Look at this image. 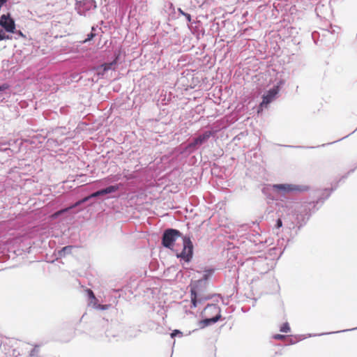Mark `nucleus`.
<instances>
[{
	"label": "nucleus",
	"instance_id": "10",
	"mask_svg": "<svg viewBox=\"0 0 357 357\" xmlns=\"http://www.w3.org/2000/svg\"><path fill=\"white\" fill-rule=\"evenodd\" d=\"M76 206H73V204L68 208H63V209H61L56 213H54V214L52 215V218H56L57 217H59L60 215L63 214V213L65 212H67L70 209H72L73 208H75Z\"/></svg>",
	"mask_w": 357,
	"mask_h": 357
},
{
	"label": "nucleus",
	"instance_id": "17",
	"mask_svg": "<svg viewBox=\"0 0 357 357\" xmlns=\"http://www.w3.org/2000/svg\"><path fill=\"white\" fill-rule=\"evenodd\" d=\"M275 340H283L285 338V335H280V334H276L274 335L273 337Z\"/></svg>",
	"mask_w": 357,
	"mask_h": 357
},
{
	"label": "nucleus",
	"instance_id": "1",
	"mask_svg": "<svg viewBox=\"0 0 357 357\" xmlns=\"http://www.w3.org/2000/svg\"><path fill=\"white\" fill-rule=\"evenodd\" d=\"M181 236L178 230L174 229H166L162 235V244L164 247L172 249L174 243Z\"/></svg>",
	"mask_w": 357,
	"mask_h": 357
},
{
	"label": "nucleus",
	"instance_id": "14",
	"mask_svg": "<svg viewBox=\"0 0 357 357\" xmlns=\"http://www.w3.org/2000/svg\"><path fill=\"white\" fill-rule=\"evenodd\" d=\"M280 331L282 333H289L290 331V326L287 322L284 323L280 328Z\"/></svg>",
	"mask_w": 357,
	"mask_h": 357
},
{
	"label": "nucleus",
	"instance_id": "9",
	"mask_svg": "<svg viewBox=\"0 0 357 357\" xmlns=\"http://www.w3.org/2000/svg\"><path fill=\"white\" fill-rule=\"evenodd\" d=\"M190 298H191L192 305L193 307H196L197 306L198 303L202 302L201 299H199V300L197 299L196 291L193 289H191V297Z\"/></svg>",
	"mask_w": 357,
	"mask_h": 357
},
{
	"label": "nucleus",
	"instance_id": "22",
	"mask_svg": "<svg viewBox=\"0 0 357 357\" xmlns=\"http://www.w3.org/2000/svg\"><path fill=\"white\" fill-rule=\"evenodd\" d=\"M8 36H6L5 33H0V40L8 39Z\"/></svg>",
	"mask_w": 357,
	"mask_h": 357
},
{
	"label": "nucleus",
	"instance_id": "19",
	"mask_svg": "<svg viewBox=\"0 0 357 357\" xmlns=\"http://www.w3.org/2000/svg\"><path fill=\"white\" fill-rule=\"evenodd\" d=\"M9 88L8 84H3L1 86H0V91H4L6 89H8Z\"/></svg>",
	"mask_w": 357,
	"mask_h": 357
},
{
	"label": "nucleus",
	"instance_id": "20",
	"mask_svg": "<svg viewBox=\"0 0 357 357\" xmlns=\"http://www.w3.org/2000/svg\"><path fill=\"white\" fill-rule=\"evenodd\" d=\"M212 271H206V273H205L203 276V279L206 280L208 278V276L211 274Z\"/></svg>",
	"mask_w": 357,
	"mask_h": 357
},
{
	"label": "nucleus",
	"instance_id": "2",
	"mask_svg": "<svg viewBox=\"0 0 357 357\" xmlns=\"http://www.w3.org/2000/svg\"><path fill=\"white\" fill-rule=\"evenodd\" d=\"M213 134L214 132L213 131H205L195 137L194 140L186 146V149L189 150V153H191L194 150L197 149L199 146L205 144Z\"/></svg>",
	"mask_w": 357,
	"mask_h": 357
},
{
	"label": "nucleus",
	"instance_id": "8",
	"mask_svg": "<svg viewBox=\"0 0 357 357\" xmlns=\"http://www.w3.org/2000/svg\"><path fill=\"white\" fill-rule=\"evenodd\" d=\"M116 63V61H114L113 62L109 63H104L98 67H97L96 70L98 71V75H103L104 73L107 71L108 70L111 69L112 66Z\"/></svg>",
	"mask_w": 357,
	"mask_h": 357
},
{
	"label": "nucleus",
	"instance_id": "7",
	"mask_svg": "<svg viewBox=\"0 0 357 357\" xmlns=\"http://www.w3.org/2000/svg\"><path fill=\"white\" fill-rule=\"evenodd\" d=\"M279 92V86H275L270 89L266 95L263 96L262 102L260 104V107L269 104Z\"/></svg>",
	"mask_w": 357,
	"mask_h": 357
},
{
	"label": "nucleus",
	"instance_id": "13",
	"mask_svg": "<svg viewBox=\"0 0 357 357\" xmlns=\"http://www.w3.org/2000/svg\"><path fill=\"white\" fill-rule=\"evenodd\" d=\"M86 291L89 298L91 299V303H96L97 299H96L93 291L90 289H87Z\"/></svg>",
	"mask_w": 357,
	"mask_h": 357
},
{
	"label": "nucleus",
	"instance_id": "12",
	"mask_svg": "<svg viewBox=\"0 0 357 357\" xmlns=\"http://www.w3.org/2000/svg\"><path fill=\"white\" fill-rule=\"evenodd\" d=\"M220 315H217L211 319H205L203 321V322L204 323L205 326H207L208 324L215 323L216 321H218V320L220 319Z\"/></svg>",
	"mask_w": 357,
	"mask_h": 357
},
{
	"label": "nucleus",
	"instance_id": "18",
	"mask_svg": "<svg viewBox=\"0 0 357 357\" xmlns=\"http://www.w3.org/2000/svg\"><path fill=\"white\" fill-rule=\"evenodd\" d=\"M177 334H182V333L181 331H179L178 330H174L172 333H171V337L173 338Z\"/></svg>",
	"mask_w": 357,
	"mask_h": 357
},
{
	"label": "nucleus",
	"instance_id": "16",
	"mask_svg": "<svg viewBox=\"0 0 357 357\" xmlns=\"http://www.w3.org/2000/svg\"><path fill=\"white\" fill-rule=\"evenodd\" d=\"M95 36V34L93 33H91L90 34H88L87 38L83 41V43H86L88 41H90Z\"/></svg>",
	"mask_w": 357,
	"mask_h": 357
},
{
	"label": "nucleus",
	"instance_id": "5",
	"mask_svg": "<svg viewBox=\"0 0 357 357\" xmlns=\"http://www.w3.org/2000/svg\"><path fill=\"white\" fill-rule=\"evenodd\" d=\"M273 188L278 191H283V192H292V191L304 192V191H307L310 189V188L307 185H289V184L274 185Z\"/></svg>",
	"mask_w": 357,
	"mask_h": 357
},
{
	"label": "nucleus",
	"instance_id": "3",
	"mask_svg": "<svg viewBox=\"0 0 357 357\" xmlns=\"http://www.w3.org/2000/svg\"><path fill=\"white\" fill-rule=\"evenodd\" d=\"M183 248L181 253L177 252L176 257L188 262L192 257L193 245L190 238L185 236L183 239Z\"/></svg>",
	"mask_w": 357,
	"mask_h": 357
},
{
	"label": "nucleus",
	"instance_id": "6",
	"mask_svg": "<svg viewBox=\"0 0 357 357\" xmlns=\"http://www.w3.org/2000/svg\"><path fill=\"white\" fill-rule=\"evenodd\" d=\"M0 25L7 32L14 33L15 29V21L10 17V14L3 15L0 18Z\"/></svg>",
	"mask_w": 357,
	"mask_h": 357
},
{
	"label": "nucleus",
	"instance_id": "11",
	"mask_svg": "<svg viewBox=\"0 0 357 357\" xmlns=\"http://www.w3.org/2000/svg\"><path fill=\"white\" fill-rule=\"evenodd\" d=\"M73 247L71 245H68L66 247H63L62 250L59 252L60 257H63L66 253H70Z\"/></svg>",
	"mask_w": 357,
	"mask_h": 357
},
{
	"label": "nucleus",
	"instance_id": "21",
	"mask_svg": "<svg viewBox=\"0 0 357 357\" xmlns=\"http://www.w3.org/2000/svg\"><path fill=\"white\" fill-rule=\"evenodd\" d=\"M282 226V222L281 219L279 218L276 222V227L280 228Z\"/></svg>",
	"mask_w": 357,
	"mask_h": 357
},
{
	"label": "nucleus",
	"instance_id": "15",
	"mask_svg": "<svg viewBox=\"0 0 357 357\" xmlns=\"http://www.w3.org/2000/svg\"><path fill=\"white\" fill-rule=\"evenodd\" d=\"M178 12L180 14H181L182 15L185 16L187 19V20L190 22H191V16L190 14L187 13H185L183 10H182L181 8H178Z\"/></svg>",
	"mask_w": 357,
	"mask_h": 357
},
{
	"label": "nucleus",
	"instance_id": "4",
	"mask_svg": "<svg viewBox=\"0 0 357 357\" xmlns=\"http://www.w3.org/2000/svg\"><path fill=\"white\" fill-rule=\"evenodd\" d=\"M119 185H110L105 189H102V190H98L96 192H93L92 193L91 195H90L89 196H87L84 198H83L82 199L77 202L76 203H75L73 204V206H79L80 204L87 202L89 199L92 198V197H98V196H100V195H106V194H109V193H112V192H116L119 190Z\"/></svg>",
	"mask_w": 357,
	"mask_h": 357
}]
</instances>
